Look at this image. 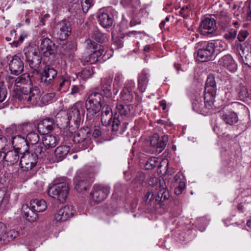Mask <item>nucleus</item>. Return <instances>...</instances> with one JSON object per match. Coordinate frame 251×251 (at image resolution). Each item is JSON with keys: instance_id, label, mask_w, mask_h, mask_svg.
<instances>
[{"instance_id": "f257e3e1", "label": "nucleus", "mask_w": 251, "mask_h": 251, "mask_svg": "<svg viewBox=\"0 0 251 251\" xmlns=\"http://www.w3.org/2000/svg\"><path fill=\"white\" fill-rule=\"evenodd\" d=\"M217 93V86L215 78L209 75L205 84L204 104L201 98L196 99L192 102V108L194 111L202 115L211 114L214 110V101Z\"/></svg>"}, {"instance_id": "f03ea898", "label": "nucleus", "mask_w": 251, "mask_h": 251, "mask_svg": "<svg viewBox=\"0 0 251 251\" xmlns=\"http://www.w3.org/2000/svg\"><path fill=\"white\" fill-rule=\"evenodd\" d=\"M85 109L82 102L75 103L68 113L65 116L61 117L63 127L66 128L71 133H73L75 129L79 127L82 118H84Z\"/></svg>"}, {"instance_id": "7ed1b4c3", "label": "nucleus", "mask_w": 251, "mask_h": 251, "mask_svg": "<svg viewBox=\"0 0 251 251\" xmlns=\"http://www.w3.org/2000/svg\"><path fill=\"white\" fill-rule=\"evenodd\" d=\"M86 98V122L90 125L93 124L97 117L96 115L99 113L103 105V97L99 92H92L87 94Z\"/></svg>"}, {"instance_id": "20e7f679", "label": "nucleus", "mask_w": 251, "mask_h": 251, "mask_svg": "<svg viewBox=\"0 0 251 251\" xmlns=\"http://www.w3.org/2000/svg\"><path fill=\"white\" fill-rule=\"evenodd\" d=\"M46 156V150L42 145L35 146L33 149L23 152L20 159L21 169L27 171L34 167L38 159L43 158Z\"/></svg>"}, {"instance_id": "39448f33", "label": "nucleus", "mask_w": 251, "mask_h": 251, "mask_svg": "<svg viewBox=\"0 0 251 251\" xmlns=\"http://www.w3.org/2000/svg\"><path fill=\"white\" fill-rule=\"evenodd\" d=\"M101 121L103 126L111 125L112 130L118 131L121 129L120 133L124 131V127L116 114L114 116L112 114L111 108L107 104H104L100 109Z\"/></svg>"}, {"instance_id": "423d86ee", "label": "nucleus", "mask_w": 251, "mask_h": 251, "mask_svg": "<svg viewBox=\"0 0 251 251\" xmlns=\"http://www.w3.org/2000/svg\"><path fill=\"white\" fill-rule=\"evenodd\" d=\"M95 172L94 168H90L78 171L75 178V189L78 192H82L90 187L94 181Z\"/></svg>"}, {"instance_id": "0eeeda50", "label": "nucleus", "mask_w": 251, "mask_h": 251, "mask_svg": "<svg viewBox=\"0 0 251 251\" xmlns=\"http://www.w3.org/2000/svg\"><path fill=\"white\" fill-rule=\"evenodd\" d=\"M197 59L201 62L212 60L215 49V43L208 41H201L196 44Z\"/></svg>"}, {"instance_id": "6e6552de", "label": "nucleus", "mask_w": 251, "mask_h": 251, "mask_svg": "<svg viewBox=\"0 0 251 251\" xmlns=\"http://www.w3.org/2000/svg\"><path fill=\"white\" fill-rule=\"evenodd\" d=\"M69 187L66 182H59L53 184L49 188L48 194L49 196L57 200L60 203L66 201L69 192Z\"/></svg>"}, {"instance_id": "1a4fd4ad", "label": "nucleus", "mask_w": 251, "mask_h": 251, "mask_svg": "<svg viewBox=\"0 0 251 251\" xmlns=\"http://www.w3.org/2000/svg\"><path fill=\"white\" fill-rule=\"evenodd\" d=\"M73 132L75 133L73 141L77 144V147L79 150H85L90 146L91 144L92 135L90 127L85 126L80 128L77 132L74 131Z\"/></svg>"}, {"instance_id": "9d476101", "label": "nucleus", "mask_w": 251, "mask_h": 251, "mask_svg": "<svg viewBox=\"0 0 251 251\" xmlns=\"http://www.w3.org/2000/svg\"><path fill=\"white\" fill-rule=\"evenodd\" d=\"M72 26L69 21L63 19L55 25L54 33L57 38L61 40H66L71 34Z\"/></svg>"}, {"instance_id": "9b49d317", "label": "nucleus", "mask_w": 251, "mask_h": 251, "mask_svg": "<svg viewBox=\"0 0 251 251\" xmlns=\"http://www.w3.org/2000/svg\"><path fill=\"white\" fill-rule=\"evenodd\" d=\"M40 53L44 57H54L56 53V48L54 43L50 38H43L39 48Z\"/></svg>"}, {"instance_id": "f8f14e48", "label": "nucleus", "mask_w": 251, "mask_h": 251, "mask_svg": "<svg viewBox=\"0 0 251 251\" xmlns=\"http://www.w3.org/2000/svg\"><path fill=\"white\" fill-rule=\"evenodd\" d=\"M25 55L30 67L34 70H37L41 64L42 57L36 50L29 47L25 50Z\"/></svg>"}, {"instance_id": "ddd939ff", "label": "nucleus", "mask_w": 251, "mask_h": 251, "mask_svg": "<svg viewBox=\"0 0 251 251\" xmlns=\"http://www.w3.org/2000/svg\"><path fill=\"white\" fill-rule=\"evenodd\" d=\"M110 192V187L100 184H95L91 192V196L94 201L100 202L105 199Z\"/></svg>"}, {"instance_id": "4468645a", "label": "nucleus", "mask_w": 251, "mask_h": 251, "mask_svg": "<svg viewBox=\"0 0 251 251\" xmlns=\"http://www.w3.org/2000/svg\"><path fill=\"white\" fill-rule=\"evenodd\" d=\"M21 92L22 99L31 102H36L40 97L39 89L36 86L32 87L30 84L23 87Z\"/></svg>"}, {"instance_id": "2eb2a0df", "label": "nucleus", "mask_w": 251, "mask_h": 251, "mask_svg": "<svg viewBox=\"0 0 251 251\" xmlns=\"http://www.w3.org/2000/svg\"><path fill=\"white\" fill-rule=\"evenodd\" d=\"M217 26L215 20L211 18H205L201 23L199 30L201 34L208 36L215 33Z\"/></svg>"}, {"instance_id": "dca6fc26", "label": "nucleus", "mask_w": 251, "mask_h": 251, "mask_svg": "<svg viewBox=\"0 0 251 251\" xmlns=\"http://www.w3.org/2000/svg\"><path fill=\"white\" fill-rule=\"evenodd\" d=\"M168 141V136L163 135L159 137L157 134L155 133L151 137L150 144L151 146L155 148L156 151L159 153L165 149Z\"/></svg>"}, {"instance_id": "f3484780", "label": "nucleus", "mask_w": 251, "mask_h": 251, "mask_svg": "<svg viewBox=\"0 0 251 251\" xmlns=\"http://www.w3.org/2000/svg\"><path fill=\"white\" fill-rule=\"evenodd\" d=\"M56 126V122L53 118H47L39 122L37 129L41 134H47L54 129Z\"/></svg>"}, {"instance_id": "a211bd4d", "label": "nucleus", "mask_w": 251, "mask_h": 251, "mask_svg": "<svg viewBox=\"0 0 251 251\" xmlns=\"http://www.w3.org/2000/svg\"><path fill=\"white\" fill-rule=\"evenodd\" d=\"M57 72L52 66L46 65L41 74V82L46 85H51L53 79L56 76Z\"/></svg>"}, {"instance_id": "6ab92c4d", "label": "nucleus", "mask_w": 251, "mask_h": 251, "mask_svg": "<svg viewBox=\"0 0 251 251\" xmlns=\"http://www.w3.org/2000/svg\"><path fill=\"white\" fill-rule=\"evenodd\" d=\"M74 213V210L72 206H65L60 208L54 215V219L57 222H65L72 217Z\"/></svg>"}, {"instance_id": "aec40b11", "label": "nucleus", "mask_w": 251, "mask_h": 251, "mask_svg": "<svg viewBox=\"0 0 251 251\" xmlns=\"http://www.w3.org/2000/svg\"><path fill=\"white\" fill-rule=\"evenodd\" d=\"M9 68L11 73L18 75L21 74L24 68L23 61L18 55H14L9 63Z\"/></svg>"}, {"instance_id": "412c9836", "label": "nucleus", "mask_w": 251, "mask_h": 251, "mask_svg": "<svg viewBox=\"0 0 251 251\" xmlns=\"http://www.w3.org/2000/svg\"><path fill=\"white\" fill-rule=\"evenodd\" d=\"M11 144L15 150L21 153L22 151H27L29 149L25 137L21 134L12 137Z\"/></svg>"}, {"instance_id": "4be33fe9", "label": "nucleus", "mask_w": 251, "mask_h": 251, "mask_svg": "<svg viewBox=\"0 0 251 251\" xmlns=\"http://www.w3.org/2000/svg\"><path fill=\"white\" fill-rule=\"evenodd\" d=\"M218 64L231 73H234L237 70V65L230 55L227 54L222 57L219 60Z\"/></svg>"}, {"instance_id": "5701e85b", "label": "nucleus", "mask_w": 251, "mask_h": 251, "mask_svg": "<svg viewBox=\"0 0 251 251\" xmlns=\"http://www.w3.org/2000/svg\"><path fill=\"white\" fill-rule=\"evenodd\" d=\"M116 108L117 112L122 116L128 117L135 115L134 107L131 104L118 103Z\"/></svg>"}, {"instance_id": "b1692460", "label": "nucleus", "mask_w": 251, "mask_h": 251, "mask_svg": "<svg viewBox=\"0 0 251 251\" xmlns=\"http://www.w3.org/2000/svg\"><path fill=\"white\" fill-rule=\"evenodd\" d=\"M134 85V82L132 80L125 83L121 93V97L123 100L131 101L133 99L132 91Z\"/></svg>"}, {"instance_id": "393cba45", "label": "nucleus", "mask_w": 251, "mask_h": 251, "mask_svg": "<svg viewBox=\"0 0 251 251\" xmlns=\"http://www.w3.org/2000/svg\"><path fill=\"white\" fill-rule=\"evenodd\" d=\"M98 18L100 25L104 28L111 26L113 24L112 16L107 12L99 11L98 13Z\"/></svg>"}, {"instance_id": "a878e982", "label": "nucleus", "mask_w": 251, "mask_h": 251, "mask_svg": "<svg viewBox=\"0 0 251 251\" xmlns=\"http://www.w3.org/2000/svg\"><path fill=\"white\" fill-rule=\"evenodd\" d=\"M149 73L145 70H142L139 74L138 87L140 92L143 93L145 91L149 81Z\"/></svg>"}, {"instance_id": "bb28decb", "label": "nucleus", "mask_w": 251, "mask_h": 251, "mask_svg": "<svg viewBox=\"0 0 251 251\" xmlns=\"http://www.w3.org/2000/svg\"><path fill=\"white\" fill-rule=\"evenodd\" d=\"M22 211L25 217L30 222L36 221L38 218L37 212L30 208V205L24 204L22 206Z\"/></svg>"}, {"instance_id": "cd10ccee", "label": "nucleus", "mask_w": 251, "mask_h": 251, "mask_svg": "<svg viewBox=\"0 0 251 251\" xmlns=\"http://www.w3.org/2000/svg\"><path fill=\"white\" fill-rule=\"evenodd\" d=\"M42 142L43 145L47 149L54 148L59 143V139L54 135L46 134L43 137Z\"/></svg>"}, {"instance_id": "c85d7f7f", "label": "nucleus", "mask_w": 251, "mask_h": 251, "mask_svg": "<svg viewBox=\"0 0 251 251\" xmlns=\"http://www.w3.org/2000/svg\"><path fill=\"white\" fill-rule=\"evenodd\" d=\"M30 208L37 212H42L46 210L47 205L46 201L43 199H34L30 201Z\"/></svg>"}, {"instance_id": "c756f323", "label": "nucleus", "mask_w": 251, "mask_h": 251, "mask_svg": "<svg viewBox=\"0 0 251 251\" xmlns=\"http://www.w3.org/2000/svg\"><path fill=\"white\" fill-rule=\"evenodd\" d=\"M112 82V77L110 76L103 77L101 79L100 87L106 97H109L111 96V86Z\"/></svg>"}, {"instance_id": "7c9ffc66", "label": "nucleus", "mask_w": 251, "mask_h": 251, "mask_svg": "<svg viewBox=\"0 0 251 251\" xmlns=\"http://www.w3.org/2000/svg\"><path fill=\"white\" fill-rule=\"evenodd\" d=\"M221 118L226 124L229 125H234L238 121L237 114L233 111L223 112L221 115Z\"/></svg>"}, {"instance_id": "2f4dec72", "label": "nucleus", "mask_w": 251, "mask_h": 251, "mask_svg": "<svg viewBox=\"0 0 251 251\" xmlns=\"http://www.w3.org/2000/svg\"><path fill=\"white\" fill-rule=\"evenodd\" d=\"M70 150V146L61 145L58 146L55 150L54 154L58 161L62 160L65 158Z\"/></svg>"}, {"instance_id": "473e14b6", "label": "nucleus", "mask_w": 251, "mask_h": 251, "mask_svg": "<svg viewBox=\"0 0 251 251\" xmlns=\"http://www.w3.org/2000/svg\"><path fill=\"white\" fill-rule=\"evenodd\" d=\"M169 196V192L167 190L166 187L163 185L160 186L157 195L155 196V201H157L158 204L161 206L162 202L168 200Z\"/></svg>"}, {"instance_id": "72a5a7b5", "label": "nucleus", "mask_w": 251, "mask_h": 251, "mask_svg": "<svg viewBox=\"0 0 251 251\" xmlns=\"http://www.w3.org/2000/svg\"><path fill=\"white\" fill-rule=\"evenodd\" d=\"M19 152L14 149L5 152V161L9 163L10 165L16 163L19 159Z\"/></svg>"}, {"instance_id": "f704fd0d", "label": "nucleus", "mask_w": 251, "mask_h": 251, "mask_svg": "<svg viewBox=\"0 0 251 251\" xmlns=\"http://www.w3.org/2000/svg\"><path fill=\"white\" fill-rule=\"evenodd\" d=\"M19 235V233L15 230H10L7 232L6 231V227L2 235L3 236V244H6L8 242L12 241L14 239L16 238Z\"/></svg>"}, {"instance_id": "c9c22d12", "label": "nucleus", "mask_w": 251, "mask_h": 251, "mask_svg": "<svg viewBox=\"0 0 251 251\" xmlns=\"http://www.w3.org/2000/svg\"><path fill=\"white\" fill-rule=\"evenodd\" d=\"M31 83L30 75L28 74H24L15 79V86L20 87L22 85H29Z\"/></svg>"}, {"instance_id": "e433bc0d", "label": "nucleus", "mask_w": 251, "mask_h": 251, "mask_svg": "<svg viewBox=\"0 0 251 251\" xmlns=\"http://www.w3.org/2000/svg\"><path fill=\"white\" fill-rule=\"evenodd\" d=\"M25 138L28 146L29 144H31L33 145L34 148L36 145H41V143H38L39 141V136L35 132H31L29 133L26 135Z\"/></svg>"}, {"instance_id": "4c0bfd02", "label": "nucleus", "mask_w": 251, "mask_h": 251, "mask_svg": "<svg viewBox=\"0 0 251 251\" xmlns=\"http://www.w3.org/2000/svg\"><path fill=\"white\" fill-rule=\"evenodd\" d=\"M155 197L152 192L148 191L145 196L144 201L148 206L155 207L158 204L157 201H155Z\"/></svg>"}, {"instance_id": "58836bf2", "label": "nucleus", "mask_w": 251, "mask_h": 251, "mask_svg": "<svg viewBox=\"0 0 251 251\" xmlns=\"http://www.w3.org/2000/svg\"><path fill=\"white\" fill-rule=\"evenodd\" d=\"M123 76L121 73H118L115 75L113 85V92L116 95L122 85L123 81Z\"/></svg>"}, {"instance_id": "ea45409f", "label": "nucleus", "mask_w": 251, "mask_h": 251, "mask_svg": "<svg viewBox=\"0 0 251 251\" xmlns=\"http://www.w3.org/2000/svg\"><path fill=\"white\" fill-rule=\"evenodd\" d=\"M59 84L57 88V90L60 91L62 88H66L70 85L71 80L70 76L67 74L61 75L59 78Z\"/></svg>"}, {"instance_id": "a19ab883", "label": "nucleus", "mask_w": 251, "mask_h": 251, "mask_svg": "<svg viewBox=\"0 0 251 251\" xmlns=\"http://www.w3.org/2000/svg\"><path fill=\"white\" fill-rule=\"evenodd\" d=\"M91 37L101 43L105 42L108 40L106 35L102 33L98 29H95L93 31Z\"/></svg>"}, {"instance_id": "79ce46f5", "label": "nucleus", "mask_w": 251, "mask_h": 251, "mask_svg": "<svg viewBox=\"0 0 251 251\" xmlns=\"http://www.w3.org/2000/svg\"><path fill=\"white\" fill-rule=\"evenodd\" d=\"M237 92L239 99L245 100L249 96L248 90L245 85L240 84L237 88Z\"/></svg>"}, {"instance_id": "37998d69", "label": "nucleus", "mask_w": 251, "mask_h": 251, "mask_svg": "<svg viewBox=\"0 0 251 251\" xmlns=\"http://www.w3.org/2000/svg\"><path fill=\"white\" fill-rule=\"evenodd\" d=\"M11 145V140L3 135L0 134V151H5L9 149Z\"/></svg>"}, {"instance_id": "c03bdc74", "label": "nucleus", "mask_w": 251, "mask_h": 251, "mask_svg": "<svg viewBox=\"0 0 251 251\" xmlns=\"http://www.w3.org/2000/svg\"><path fill=\"white\" fill-rule=\"evenodd\" d=\"M17 126L15 125H12L5 129L4 136L10 140H12V137L16 136Z\"/></svg>"}, {"instance_id": "a18cd8bd", "label": "nucleus", "mask_w": 251, "mask_h": 251, "mask_svg": "<svg viewBox=\"0 0 251 251\" xmlns=\"http://www.w3.org/2000/svg\"><path fill=\"white\" fill-rule=\"evenodd\" d=\"M121 3L125 7L136 8L140 2V0H122Z\"/></svg>"}, {"instance_id": "49530a36", "label": "nucleus", "mask_w": 251, "mask_h": 251, "mask_svg": "<svg viewBox=\"0 0 251 251\" xmlns=\"http://www.w3.org/2000/svg\"><path fill=\"white\" fill-rule=\"evenodd\" d=\"M158 163V158L155 157L149 158L146 161L145 167L146 170H151L153 169Z\"/></svg>"}, {"instance_id": "de8ad7c7", "label": "nucleus", "mask_w": 251, "mask_h": 251, "mask_svg": "<svg viewBox=\"0 0 251 251\" xmlns=\"http://www.w3.org/2000/svg\"><path fill=\"white\" fill-rule=\"evenodd\" d=\"M237 36V31L234 29H230L226 31L224 35V37L226 40L230 41L234 40Z\"/></svg>"}, {"instance_id": "09e8293b", "label": "nucleus", "mask_w": 251, "mask_h": 251, "mask_svg": "<svg viewBox=\"0 0 251 251\" xmlns=\"http://www.w3.org/2000/svg\"><path fill=\"white\" fill-rule=\"evenodd\" d=\"M243 9L244 12H246L247 20L251 21V0H248L245 2Z\"/></svg>"}, {"instance_id": "8fccbe9b", "label": "nucleus", "mask_w": 251, "mask_h": 251, "mask_svg": "<svg viewBox=\"0 0 251 251\" xmlns=\"http://www.w3.org/2000/svg\"><path fill=\"white\" fill-rule=\"evenodd\" d=\"M91 72L90 69H84L77 74V78L86 80L91 77Z\"/></svg>"}, {"instance_id": "3c124183", "label": "nucleus", "mask_w": 251, "mask_h": 251, "mask_svg": "<svg viewBox=\"0 0 251 251\" xmlns=\"http://www.w3.org/2000/svg\"><path fill=\"white\" fill-rule=\"evenodd\" d=\"M190 12L191 9L188 5L182 7L179 12L180 16L185 19H187L189 17Z\"/></svg>"}, {"instance_id": "603ef678", "label": "nucleus", "mask_w": 251, "mask_h": 251, "mask_svg": "<svg viewBox=\"0 0 251 251\" xmlns=\"http://www.w3.org/2000/svg\"><path fill=\"white\" fill-rule=\"evenodd\" d=\"M85 48L87 50H96L98 48L99 45L95 42L92 41L90 39H88L84 42Z\"/></svg>"}, {"instance_id": "864d4df0", "label": "nucleus", "mask_w": 251, "mask_h": 251, "mask_svg": "<svg viewBox=\"0 0 251 251\" xmlns=\"http://www.w3.org/2000/svg\"><path fill=\"white\" fill-rule=\"evenodd\" d=\"M92 5V0H85L84 1H82L81 7L83 13H87Z\"/></svg>"}, {"instance_id": "5fc2aeb1", "label": "nucleus", "mask_w": 251, "mask_h": 251, "mask_svg": "<svg viewBox=\"0 0 251 251\" xmlns=\"http://www.w3.org/2000/svg\"><path fill=\"white\" fill-rule=\"evenodd\" d=\"M249 33L246 30H241L238 35L237 38L240 42H243L248 36Z\"/></svg>"}, {"instance_id": "6e6d98bb", "label": "nucleus", "mask_w": 251, "mask_h": 251, "mask_svg": "<svg viewBox=\"0 0 251 251\" xmlns=\"http://www.w3.org/2000/svg\"><path fill=\"white\" fill-rule=\"evenodd\" d=\"M55 97V94L53 93H47L45 94L42 98V100L43 103H48L51 101Z\"/></svg>"}, {"instance_id": "4d7b16f0", "label": "nucleus", "mask_w": 251, "mask_h": 251, "mask_svg": "<svg viewBox=\"0 0 251 251\" xmlns=\"http://www.w3.org/2000/svg\"><path fill=\"white\" fill-rule=\"evenodd\" d=\"M145 176L142 173H138L134 179V182L137 184L141 185L145 180Z\"/></svg>"}, {"instance_id": "13d9d810", "label": "nucleus", "mask_w": 251, "mask_h": 251, "mask_svg": "<svg viewBox=\"0 0 251 251\" xmlns=\"http://www.w3.org/2000/svg\"><path fill=\"white\" fill-rule=\"evenodd\" d=\"M98 58L95 55L93 52L91 53L88 57H86L85 59V60L88 62L89 63L92 64L95 63L97 61H98Z\"/></svg>"}, {"instance_id": "bf43d9fd", "label": "nucleus", "mask_w": 251, "mask_h": 251, "mask_svg": "<svg viewBox=\"0 0 251 251\" xmlns=\"http://www.w3.org/2000/svg\"><path fill=\"white\" fill-rule=\"evenodd\" d=\"M27 37V33L25 32H23L18 41H14L12 42V46L15 47H17L19 45V42L22 43L24 41V39Z\"/></svg>"}, {"instance_id": "052dcab7", "label": "nucleus", "mask_w": 251, "mask_h": 251, "mask_svg": "<svg viewBox=\"0 0 251 251\" xmlns=\"http://www.w3.org/2000/svg\"><path fill=\"white\" fill-rule=\"evenodd\" d=\"M83 89V87L82 85H74L72 86L71 94L75 95L79 93L80 91Z\"/></svg>"}, {"instance_id": "680f3d73", "label": "nucleus", "mask_w": 251, "mask_h": 251, "mask_svg": "<svg viewBox=\"0 0 251 251\" xmlns=\"http://www.w3.org/2000/svg\"><path fill=\"white\" fill-rule=\"evenodd\" d=\"M243 61L245 65L251 67V50L245 55Z\"/></svg>"}, {"instance_id": "e2e57ef3", "label": "nucleus", "mask_w": 251, "mask_h": 251, "mask_svg": "<svg viewBox=\"0 0 251 251\" xmlns=\"http://www.w3.org/2000/svg\"><path fill=\"white\" fill-rule=\"evenodd\" d=\"M6 81L8 83V88H10L12 85L14 84V85L15 86V79L13 76H11L10 75H8L6 76Z\"/></svg>"}, {"instance_id": "0e129e2a", "label": "nucleus", "mask_w": 251, "mask_h": 251, "mask_svg": "<svg viewBox=\"0 0 251 251\" xmlns=\"http://www.w3.org/2000/svg\"><path fill=\"white\" fill-rule=\"evenodd\" d=\"M98 50H94L92 52L95 54V55L99 59V58L102 54L104 50L101 48V47L100 45H99L98 46Z\"/></svg>"}, {"instance_id": "69168bd1", "label": "nucleus", "mask_w": 251, "mask_h": 251, "mask_svg": "<svg viewBox=\"0 0 251 251\" xmlns=\"http://www.w3.org/2000/svg\"><path fill=\"white\" fill-rule=\"evenodd\" d=\"M5 230V226L3 223H0V246L3 244L2 235Z\"/></svg>"}, {"instance_id": "338daca9", "label": "nucleus", "mask_w": 251, "mask_h": 251, "mask_svg": "<svg viewBox=\"0 0 251 251\" xmlns=\"http://www.w3.org/2000/svg\"><path fill=\"white\" fill-rule=\"evenodd\" d=\"M101 134V132L99 127H96L93 130L92 136L94 138H97L100 136Z\"/></svg>"}, {"instance_id": "774afa93", "label": "nucleus", "mask_w": 251, "mask_h": 251, "mask_svg": "<svg viewBox=\"0 0 251 251\" xmlns=\"http://www.w3.org/2000/svg\"><path fill=\"white\" fill-rule=\"evenodd\" d=\"M50 15L49 14H46L44 15L43 17L41 18L40 20V23L41 24L44 25H45V22L47 19L50 18Z\"/></svg>"}]
</instances>
